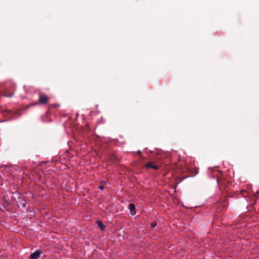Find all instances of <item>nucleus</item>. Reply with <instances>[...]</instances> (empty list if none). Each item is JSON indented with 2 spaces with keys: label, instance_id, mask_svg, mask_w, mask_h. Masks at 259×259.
<instances>
[{
  "label": "nucleus",
  "instance_id": "obj_6",
  "mask_svg": "<svg viewBox=\"0 0 259 259\" xmlns=\"http://www.w3.org/2000/svg\"><path fill=\"white\" fill-rule=\"evenodd\" d=\"M217 183L218 185L220 186V188L221 189L223 187V181L222 180H220L219 179H217Z\"/></svg>",
  "mask_w": 259,
  "mask_h": 259
},
{
  "label": "nucleus",
  "instance_id": "obj_10",
  "mask_svg": "<svg viewBox=\"0 0 259 259\" xmlns=\"http://www.w3.org/2000/svg\"><path fill=\"white\" fill-rule=\"evenodd\" d=\"M53 106H54V107H58V105H57V104H54V105H53Z\"/></svg>",
  "mask_w": 259,
  "mask_h": 259
},
{
  "label": "nucleus",
  "instance_id": "obj_4",
  "mask_svg": "<svg viewBox=\"0 0 259 259\" xmlns=\"http://www.w3.org/2000/svg\"><path fill=\"white\" fill-rule=\"evenodd\" d=\"M128 208L132 215H135L136 214L135 205L133 203H130Z\"/></svg>",
  "mask_w": 259,
  "mask_h": 259
},
{
  "label": "nucleus",
  "instance_id": "obj_8",
  "mask_svg": "<svg viewBox=\"0 0 259 259\" xmlns=\"http://www.w3.org/2000/svg\"><path fill=\"white\" fill-rule=\"evenodd\" d=\"M99 188L101 190H103L104 189V187L103 185H101L99 187Z\"/></svg>",
  "mask_w": 259,
  "mask_h": 259
},
{
  "label": "nucleus",
  "instance_id": "obj_3",
  "mask_svg": "<svg viewBox=\"0 0 259 259\" xmlns=\"http://www.w3.org/2000/svg\"><path fill=\"white\" fill-rule=\"evenodd\" d=\"M145 168H146L147 169L150 168H153L154 169H156V170L159 169V166L157 165H154L153 162H149V163H147L145 165Z\"/></svg>",
  "mask_w": 259,
  "mask_h": 259
},
{
  "label": "nucleus",
  "instance_id": "obj_1",
  "mask_svg": "<svg viewBox=\"0 0 259 259\" xmlns=\"http://www.w3.org/2000/svg\"><path fill=\"white\" fill-rule=\"evenodd\" d=\"M49 97L46 94L40 93L39 94L38 103L34 104H47L49 101Z\"/></svg>",
  "mask_w": 259,
  "mask_h": 259
},
{
  "label": "nucleus",
  "instance_id": "obj_5",
  "mask_svg": "<svg viewBox=\"0 0 259 259\" xmlns=\"http://www.w3.org/2000/svg\"><path fill=\"white\" fill-rule=\"evenodd\" d=\"M97 224L98 225V227L101 229V230H104L105 226L104 225V224L102 223V222L100 221H98L97 222Z\"/></svg>",
  "mask_w": 259,
  "mask_h": 259
},
{
  "label": "nucleus",
  "instance_id": "obj_9",
  "mask_svg": "<svg viewBox=\"0 0 259 259\" xmlns=\"http://www.w3.org/2000/svg\"><path fill=\"white\" fill-rule=\"evenodd\" d=\"M156 225V223H152L151 226L152 227H154Z\"/></svg>",
  "mask_w": 259,
  "mask_h": 259
},
{
  "label": "nucleus",
  "instance_id": "obj_2",
  "mask_svg": "<svg viewBox=\"0 0 259 259\" xmlns=\"http://www.w3.org/2000/svg\"><path fill=\"white\" fill-rule=\"evenodd\" d=\"M41 253V251L40 250H36L34 252L30 254L29 258L31 259H37L39 257Z\"/></svg>",
  "mask_w": 259,
  "mask_h": 259
},
{
  "label": "nucleus",
  "instance_id": "obj_7",
  "mask_svg": "<svg viewBox=\"0 0 259 259\" xmlns=\"http://www.w3.org/2000/svg\"><path fill=\"white\" fill-rule=\"evenodd\" d=\"M4 96L7 97H11L13 96V94H11L10 95L5 94Z\"/></svg>",
  "mask_w": 259,
  "mask_h": 259
}]
</instances>
